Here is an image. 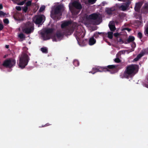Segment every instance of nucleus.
<instances>
[{
    "label": "nucleus",
    "mask_w": 148,
    "mask_h": 148,
    "mask_svg": "<svg viewBox=\"0 0 148 148\" xmlns=\"http://www.w3.org/2000/svg\"><path fill=\"white\" fill-rule=\"evenodd\" d=\"M139 66L135 64H132L127 66L124 72L123 77L128 79L132 76L134 75L138 71Z\"/></svg>",
    "instance_id": "f257e3e1"
},
{
    "label": "nucleus",
    "mask_w": 148,
    "mask_h": 148,
    "mask_svg": "<svg viewBox=\"0 0 148 148\" xmlns=\"http://www.w3.org/2000/svg\"><path fill=\"white\" fill-rule=\"evenodd\" d=\"M62 6L61 5H58L56 6L53 9L51 12V17L54 20H59L60 19V16L57 15L60 14L62 15L61 10Z\"/></svg>",
    "instance_id": "f03ea898"
},
{
    "label": "nucleus",
    "mask_w": 148,
    "mask_h": 148,
    "mask_svg": "<svg viewBox=\"0 0 148 148\" xmlns=\"http://www.w3.org/2000/svg\"><path fill=\"white\" fill-rule=\"evenodd\" d=\"M30 60L29 57L26 53L23 54L20 58L18 66L20 68L23 69L27 66Z\"/></svg>",
    "instance_id": "7ed1b4c3"
},
{
    "label": "nucleus",
    "mask_w": 148,
    "mask_h": 148,
    "mask_svg": "<svg viewBox=\"0 0 148 148\" xmlns=\"http://www.w3.org/2000/svg\"><path fill=\"white\" fill-rule=\"evenodd\" d=\"M73 7L69 8L72 13L74 15H77L79 13L82 8V6L77 1H74L72 3Z\"/></svg>",
    "instance_id": "20e7f679"
},
{
    "label": "nucleus",
    "mask_w": 148,
    "mask_h": 148,
    "mask_svg": "<svg viewBox=\"0 0 148 148\" xmlns=\"http://www.w3.org/2000/svg\"><path fill=\"white\" fill-rule=\"evenodd\" d=\"M34 24L29 22H27L23 29V32L25 33L28 34L32 32L34 30Z\"/></svg>",
    "instance_id": "39448f33"
},
{
    "label": "nucleus",
    "mask_w": 148,
    "mask_h": 148,
    "mask_svg": "<svg viewBox=\"0 0 148 148\" xmlns=\"http://www.w3.org/2000/svg\"><path fill=\"white\" fill-rule=\"evenodd\" d=\"M119 66L117 65H111L104 66V72L110 71V73L114 74L118 71Z\"/></svg>",
    "instance_id": "423d86ee"
},
{
    "label": "nucleus",
    "mask_w": 148,
    "mask_h": 148,
    "mask_svg": "<svg viewBox=\"0 0 148 148\" xmlns=\"http://www.w3.org/2000/svg\"><path fill=\"white\" fill-rule=\"evenodd\" d=\"M53 29L52 28H49L46 29L43 32L41 33L42 37L44 40H47L50 39L49 34H51L53 32Z\"/></svg>",
    "instance_id": "0eeeda50"
},
{
    "label": "nucleus",
    "mask_w": 148,
    "mask_h": 148,
    "mask_svg": "<svg viewBox=\"0 0 148 148\" xmlns=\"http://www.w3.org/2000/svg\"><path fill=\"white\" fill-rule=\"evenodd\" d=\"M89 19L93 20L94 25H98L100 23L101 18L99 16V14L97 13H93L89 15L88 16Z\"/></svg>",
    "instance_id": "6e6552de"
},
{
    "label": "nucleus",
    "mask_w": 148,
    "mask_h": 148,
    "mask_svg": "<svg viewBox=\"0 0 148 148\" xmlns=\"http://www.w3.org/2000/svg\"><path fill=\"white\" fill-rule=\"evenodd\" d=\"M64 34L63 32L61 31H57L56 33L54 36L52 38L53 41L57 42L60 41L64 37Z\"/></svg>",
    "instance_id": "1a4fd4ad"
},
{
    "label": "nucleus",
    "mask_w": 148,
    "mask_h": 148,
    "mask_svg": "<svg viewBox=\"0 0 148 148\" xmlns=\"http://www.w3.org/2000/svg\"><path fill=\"white\" fill-rule=\"evenodd\" d=\"M16 63L14 59H9L6 60L3 62V65L6 67H12Z\"/></svg>",
    "instance_id": "9d476101"
},
{
    "label": "nucleus",
    "mask_w": 148,
    "mask_h": 148,
    "mask_svg": "<svg viewBox=\"0 0 148 148\" xmlns=\"http://www.w3.org/2000/svg\"><path fill=\"white\" fill-rule=\"evenodd\" d=\"M35 18V20L34 21V23L36 24L41 25L44 22H42V21L45 16L43 15L40 14L36 16Z\"/></svg>",
    "instance_id": "9b49d317"
},
{
    "label": "nucleus",
    "mask_w": 148,
    "mask_h": 148,
    "mask_svg": "<svg viewBox=\"0 0 148 148\" xmlns=\"http://www.w3.org/2000/svg\"><path fill=\"white\" fill-rule=\"evenodd\" d=\"M103 68L104 66H95V67L92 68V71L90 72V73H91L92 74H94L97 72H104Z\"/></svg>",
    "instance_id": "f8f14e48"
},
{
    "label": "nucleus",
    "mask_w": 148,
    "mask_h": 148,
    "mask_svg": "<svg viewBox=\"0 0 148 148\" xmlns=\"http://www.w3.org/2000/svg\"><path fill=\"white\" fill-rule=\"evenodd\" d=\"M134 39L135 38L134 36H130L129 38L125 41L123 42V40L121 38L119 39V41L120 42H122L123 43H124L125 44H127L133 42Z\"/></svg>",
    "instance_id": "ddd939ff"
},
{
    "label": "nucleus",
    "mask_w": 148,
    "mask_h": 148,
    "mask_svg": "<svg viewBox=\"0 0 148 148\" xmlns=\"http://www.w3.org/2000/svg\"><path fill=\"white\" fill-rule=\"evenodd\" d=\"M130 4V1H128L125 3L123 5H122L120 6L119 8L122 10L125 11L126 10Z\"/></svg>",
    "instance_id": "4468645a"
},
{
    "label": "nucleus",
    "mask_w": 148,
    "mask_h": 148,
    "mask_svg": "<svg viewBox=\"0 0 148 148\" xmlns=\"http://www.w3.org/2000/svg\"><path fill=\"white\" fill-rule=\"evenodd\" d=\"M73 30L70 29L68 28L64 30L63 33L64 35L66 36L70 35H71L73 32Z\"/></svg>",
    "instance_id": "2eb2a0df"
},
{
    "label": "nucleus",
    "mask_w": 148,
    "mask_h": 148,
    "mask_svg": "<svg viewBox=\"0 0 148 148\" xmlns=\"http://www.w3.org/2000/svg\"><path fill=\"white\" fill-rule=\"evenodd\" d=\"M115 8L114 7L108 8L106 11L107 14L109 15L112 14V12L115 11Z\"/></svg>",
    "instance_id": "dca6fc26"
},
{
    "label": "nucleus",
    "mask_w": 148,
    "mask_h": 148,
    "mask_svg": "<svg viewBox=\"0 0 148 148\" xmlns=\"http://www.w3.org/2000/svg\"><path fill=\"white\" fill-rule=\"evenodd\" d=\"M96 40L93 37H92L89 39V44L90 45H92L96 43Z\"/></svg>",
    "instance_id": "f3484780"
},
{
    "label": "nucleus",
    "mask_w": 148,
    "mask_h": 148,
    "mask_svg": "<svg viewBox=\"0 0 148 148\" xmlns=\"http://www.w3.org/2000/svg\"><path fill=\"white\" fill-rule=\"evenodd\" d=\"M71 24V22L69 21H65L62 23L61 25V28L63 29L69 26Z\"/></svg>",
    "instance_id": "a211bd4d"
},
{
    "label": "nucleus",
    "mask_w": 148,
    "mask_h": 148,
    "mask_svg": "<svg viewBox=\"0 0 148 148\" xmlns=\"http://www.w3.org/2000/svg\"><path fill=\"white\" fill-rule=\"evenodd\" d=\"M84 36L85 34L82 32L81 34H80V33L77 34V35L76 36L77 37H76V38L77 40L78 41L77 38L79 40H80V39L84 38Z\"/></svg>",
    "instance_id": "6ab92c4d"
},
{
    "label": "nucleus",
    "mask_w": 148,
    "mask_h": 148,
    "mask_svg": "<svg viewBox=\"0 0 148 148\" xmlns=\"http://www.w3.org/2000/svg\"><path fill=\"white\" fill-rule=\"evenodd\" d=\"M141 6L139 3H136L134 9L136 11L138 12L140 11Z\"/></svg>",
    "instance_id": "aec40b11"
},
{
    "label": "nucleus",
    "mask_w": 148,
    "mask_h": 148,
    "mask_svg": "<svg viewBox=\"0 0 148 148\" xmlns=\"http://www.w3.org/2000/svg\"><path fill=\"white\" fill-rule=\"evenodd\" d=\"M109 27L110 30L112 31H114L116 29V28L114 25L112 24H109Z\"/></svg>",
    "instance_id": "412c9836"
},
{
    "label": "nucleus",
    "mask_w": 148,
    "mask_h": 148,
    "mask_svg": "<svg viewBox=\"0 0 148 148\" xmlns=\"http://www.w3.org/2000/svg\"><path fill=\"white\" fill-rule=\"evenodd\" d=\"M143 84L145 87L148 88V76H147L146 79L143 82Z\"/></svg>",
    "instance_id": "4be33fe9"
},
{
    "label": "nucleus",
    "mask_w": 148,
    "mask_h": 148,
    "mask_svg": "<svg viewBox=\"0 0 148 148\" xmlns=\"http://www.w3.org/2000/svg\"><path fill=\"white\" fill-rule=\"evenodd\" d=\"M41 51L44 53H48V50L46 47H44L41 48Z\"/></svg>",
    "instance_id": "5701e85b"
},
{
    "label": "nucleus",
    "mask_w": 148,
    "mask_h": 148,
    "mask_svg": "<svg viewBox=\"0 0 148 148\" xmlns=\"http://www.w3.org/2000/svg\"><path fill=\"white\" fill-rule=\"evenodd\" d=\"M141 11L142 13L145 14L148 12V10L146 9L143 6L141 9Z\"/></svg>",
    "instance_id": "b1692460"
},
{
    "label": "nucleus",
    "mask_w": 148,
    "mask_h": 148,
    "mask_svg": "<svg viewBox=\"0 0 148 148\" xmlns=\"http://www.w3.org/2000/svg\"><path fill=\"white\" fill-rule=\"evenodd\" d=\"M113 33L112 32H109L108 33V37L110 39H112L113 38Z\"/></svg>",
    "instance_id": "393cba45"
},
{
    "label": "nucleus",
    "mask_w": 148,
    "mask_h": 148,
    "mask_svg": "<svg viewBox=\"0 0 148 148\" xmlns=\"http://www.w3.org/2000/svg\"><path fill=\"white\" fill-rule=\"evenodd\" d=\"M18 37L21 39H23L25 38V35L21 33H20L18 36Z\"/></svg>",
    "instance_id": "a878e982"
},
{
    "label": "nucleus",
    "mask_w": 148,
    "mask_h": 148,
    "mask_svg": "<svg viewBox=\"0 0 148 148\" xmlns=\"http://www.w3.org/2000/svg\"><path fill=\"white\" fill-rule=\"evenodd\" d=\"M73 64L75 66H78L79 65V62L77 60H74L73 62Z\"/></svg>",
    "instance_id": "bb28decb"
},
{
    "label": "nucleus",
    "mask_w": 148,
    "mask_h": 148,
    "mask_svg": "<svg viewBox=\"0 0 148 148\" xmlns=\"http://www.w3.org/2000/svg\"><path fill=\"white\" fill-rule=\"evenodd\" d=\"M144 33L145 36H148V27H145Z\"/></svg>",
    "instance_id": "cd10ccee"
},
{
    "label": "nucleus",
    "mask_w": 148,
    "mask_h": 148,
    "mask_svg": "<svg viewBox=\"0 0 148 148\" xmlns=\"http://www.w3.org/2000/svg\"><path fill=\"white\" fill-rule=\"evenodd\" d=\"M32 3V1H28L25 4V5H26V6H27V7H28V6H29L31 5Z\"/></svg>",
    "instance_id": "c85d7f7f"
},
{
    "label": "nucleus",
    "mask_w": 148,
    "mask_h": 148,
    "mask_svg": "<svg viewBox=\"0 0 148 148\" xmlns=\"http://www.w3.org/2000/svg\"><path fill=\"white\" fill-rule=\"evenodd\" d=\"M141 52L144 55L145 54H148V49H146L142 51Z\"/></svg>",
    "instance_id": "c756f323"
},
{
    "label": "nucleus",
    "mask_w": 148,
    "mask_h": 148,
    "mask_svg": "<svg viewBox=\"0 0 148 148\" xmlns=\"http://www.w3.org/2000/svg\"><path fill=\"white\" fill-rule=\"evenodd\" d=\"M45 6H44V5H43V6H41L39 10V12H42L45 9Z\"/></svg>",
    "instance_id": "7c9ffc66"
},
{
    "label": "nucleus",
    "mask_w": 148,
    "mask_h": 148,
    "mask_svg": "<svg viewBox=\"0 0 148 148\" xmlns=\"http://www.w3.org/2000/svg\"><path fill=\"white\" fill-rule=\"evenodd\" d=\"M97 0H88V3L91 4L95 3Z\"/></svg>",
    "instance_id": "2f4dec72"
},
{
    "label": "nucleus",
    "mask_w": 148,
    "mask_h": 148,
    "mask_svg": "<svg viewBox=\"0 0 148 148\" xmlns=\"http://www.w3.org/2000/svg\"><path fill=\"white\" fill-rule=\"evenodd\" d=\"M137 37L139 38L140 39H141L143 37L142 33L141 32H138L137 34Z\"/></svg>",
    "instance_id": "473e14b6"
},
{
    "label": "nucleus",
    "mask_w": 148,
    "mask_h": 148,
    "mask_svg": "<svg viewBox=\"0 0 148 148\" xmlns=\"http://www.w3.org/2000/svg\"><path fill=\"white\" fill-rule=\"evenodd\" d=\"M144 56V54H143L142 52H141L140 54H138L137 56V57L139 59V60L143 56Z\"/></svg>",
    "instance_id": "72a5a7b5"
},
{
    "label": "nucleus",
    "mask_w": 148,
    "mask_h": 148,
    "mask_svg": "<svg viewBox=\"0 0 148 148\" xmlns=\"http://www.w3.org/2000/svg\"><path fill=\"white\" fill-rule=\"evenodd\" d=\"M27 10L28 7L26 6H25L24 7H23V11L25 13H26L27 12Z\"/></svg>",
    "instance_id": "f704fd0d"
},
{
    "label": "nucleus",
    "mask_w": 148,
    "mask_h": 148,
    "mask_svg": "<svg viewBox=\"0 0 148 148\" xmlns=\"http://www.w3.org/2000/svg\"><path fill=\"white\" fill-rule=\"evenodd\" d=\"M99 36V35L97 32H96L93 35V37H95V38H98V37Z\"/></svg>",
    "instance_id": "c9c22d12"
},
{
    "label": "nucleus",
    "mask_w": 148,
    "mask_h": 148,
    "mask_svg": "<svg viewBox=\"0 0 148 148\" xmlns=\"http://www.w3.org/2000/svg\"><path fill=\"white\" fill-rule=\"evenodd\" d=\"M6 15V14L3 11H0V16H4Z\"/></svg>",
    "instance_id": "e433bc0d"
},
{
    "label": "nucleus",
    "mask_w": 148,
    "mask_h": 148,
    "mask_svg": "<svg viewBox=\"0 0 148 148\" xmlns=\"http://www.w3.org/2000/svg\"><path fill=\"white\" fill-rule=\"evenodd\" d=\"M3 21L4 23L6 24H8L9 23V20L7 18L4 19L3 20Z\"/></svg>",
    "instance_id": "4c0bfd02"
},
{
    "label": "nucleus",
    "mask_w": 148,
    "mask_h": 148,
    "mask_svg": "<svg viewBox=\"0 0 148 148\" xmlns=\"http://www.w3.org/2000/svg\"><path fill=\"white\" fill-rule=\"evenodd\" d=\"M114 61L116 62L119 63L121 61L120 60L119 58H116L114 59Z\"/></svg>",
    "instance_id": "58836bf2"
},
{
    "label": "nucleus",
    "mask_w": 148,
    "mask_h": 148,
    "mask_svg": "<svg viewBox=\"0 0 148 148\" xmlns=\"http://www.w3.org/2000/svg\"><path fill=\"white\" fill-rule=\"evenodd\" d=\"M143 6L146 9H147V10H148V3H145Z\"/></svg>",
    "instance_id": "ea45409f"
},
{
    "label": "nucleus",
    "mask_w": 148,
    "mask_h": 148,
    "mask_svg": "<svg viewBox=\"0 0 148 148\" xmlns=\"http://www.w3.org/2000/svg\"><path fill=\"white\" fill-rule=\"evenodd\" d=\"M18 11H21V8L20 6H16L15 8Z\"/></svg>",
    "instance_id": "a19ab883"
},
{
    "label": "nucleus",
    "mask_w": 148,
    "mask_h": 148,
    "mask_svg": "<svg viewBox=\"0 0 148 148\" xmlns=\"http://www.w3.org/2000/svg\"><path fill=\"white\" fill-rule=\"evenodd\" d=\"M123 30H127L128 32H130L131 30V29L129 28H127V27L124 28H123Z\"/></svg>",
    "instance_id": "79ce46f5"
},
{
    "label": "nucleus",
    "mask_w": 148,
    "mask_h": 148,
    "mask_svg": "<svg viewBox=\"0 0 148 148\" xmlns=\"http://www.w3.org/2000/svg\"><path fill=\"white\" fill-rule=\"evenodd\" d=\"M4 27L2 24L0 23V31L2 30L3 28Z\"/></svg>",
    "instance_id": "37998d69"
},
{
    "label": "nucleus",
    "mask_w": 148,
    "mask_h": 148,
    "mask_svg": "<svg viewBox=\"0 0 148 148\" xmlns=\"http://www.w3.org/2000/svg\"><path fill=\"white\" fill-rule=\"evenodd\" d=\"M119 34L118 33H115L114 34V35L116 37H117L119 35Z\"/></svg>",
    "instance_id": "c03bdc74"
},
{
    "label": "nucleus",
    "mask_w": 148,
    "mask_h": 148,
    "mask_svg": "<svg viewBox=\"0 0 148 148\" xmlns=\"http://www.w3.org/2000/svg\"><path fill=\"white\" fill-rule=\"evenodd\" d=\"M99 35H104L105 34V33L104 32H97Z\"/></svg>",
    "instance_id": "a18cd8bd"
},
{
    "label": "nucleus",
    "mask_w": 148,
    "mask_h": 148,
    "mask_svg": "<svg viewBox=\"0 0 148 148\" xmlns=\"http://www.w3.org/2000/svg\"><path fill=\"white\" fill-rule=\"evenodd\" d=\"M50 125H51V124H50L49 123H46L45 125H44L43 126H42V127H45V126H48Z\"/></svg>",
    "instance_id": "49530a36"
},
{
    "label": "nucleus",
    "mask_w": 148,
    "mask_h": 148,
    "mask_svg": "<svg viewBox=\"0 0 148 148\" xmlns=\"http://www.w3.org/2000/svg\"><path fill=\"white\" fill-rule=\"evenodd\" d=\"M139 60V59L136 57L134 59V60L135 61H137Z\"/></svg>",
    "instance_id": "de8ad7c7"
},
{
    "label": "nucleus",
    "mask_w": 148,
    "mask_h": 148,
    "mask_svg": "<svg viewBox=\"0 0 148 148\" xmlns=\"http://www.w3.org/2000/svg\"><path fill=\"white\" fill-rule=\"evenodd\" d=\"M3 8V6L1 4H0V10L2 9Z\"/></svg>",
    "instance_id": "09e8293b"
},
{
    "label": "nucleus",
    "mask_w": 148,
    "mask_h": 148,
    "mask_svg": "<svg viewBox=\"0 0 148 148\" xmlns=\"http://www.w3.org/2000/svg\"><path fill=\"white\" fill-rule=\"evenodd\" d=\"M9 45H6L5 46V47L7 49H8L9 48Z\"/></svg>",
    "instance_id": "8fccbe9b"
},
{
    "label": "nucleus",
    "mask_w": 148,
    "mask_h": 148,
    "mask_svg": "<svg viewBox=\"0 0 148 148\" xmlns=\"http://www.w3.org/2000/svg\"><path fill=\"white\" fill-rule=\"evenodd\" d=\"M139 19L140 20H141L142 19V16L141 15H140L139 16Z\"/></svg>",
    "instance_id": "3c124183"
},
{
    "label": "nucleus",
    "mask_w": 148,
    "mask_h": 148,
    "mask_svg": "<svg viewBox=\"0 0 148 148\" xmlns=\"http://www.w3.org/2000/svg\"><path fill=\"white\" fill-rule=\"evenodd\" d=\"M133 45L135 47L136 45V44L135 42H134L133 44Z\"/></svg>",
    "instance_id": "603ef678"
},
{
    "label": "nucleus",
    "mask_w": 148,
    "mask_h": 148,
    "mask_svg": "<svg viewBox=\"0 0 148 148\" xmlns=\"http://www.w3.org/2000/svg\"><path fill=\"white\" fill-rule=\"evenodd\" d=\"M6 55H5V56H4L3 58H6Z\"/></svg>",
    "instance_id": "864d4df0"
},
{
    "label": "nucleus",
    "mask_w": 148,
    "mask_h": 148,
    "mask_svg": "<svg viewBox=\"0 0 148 148\" xmlns=\"http://www.w3.org/2000/svg\"><path fill=\"white\" fill-rule=\"evenodd\" d=\"M118 1H122V0H118Z\"/></svg>",
    "instance_id": "5fc2aeb1"
},
{
    "label": "nucleus",
    "mask_w": 148,
    "mask_h": 148,
    "mask_svg": "<svg viewBox=\"0 0 148 148\" xmlns=\"http://www.w3.org/2000/svg\"><path fill=\"white\" fill-rule=\"evenodd\" d=\"M138 21V22H140V21Z\"/></svg>",
    "instance_id": "6e6d98bb"
}]
</instances>
